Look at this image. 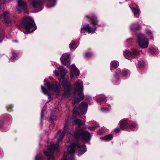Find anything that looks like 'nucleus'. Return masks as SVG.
<instances>
[{
    "instance_id": "1",
    "label": "nucleus",
    "mask_w": 160,
    "mask_h": 160,
    "mask_svg": "<svg viewBox=\"0 0 160 160\" xmlns=\"http://www.w3.org/2000/svg\"><path fill=\"white\" fill-rule=\"evenodd\" d=\"M74 122L78 127V128H77V132L75 134L77 139H80L84 141L90 140L91 138L90 134L87 131H84L82 129H79L81 127L84 126L85 122L78 119H75Z\"/></svg>"
},
{
    "instance_id": "2",
    "label": "nucleus",
    "mask_w": 160,
    "mask_h": 160,
    "mask_svg": "<svg viewBox=\"0 0 160 160\" xmlns=\"http://www.w3.org/2000/svg\"><path fill=\"white\" fill-rule=\"evenodd\" d=\"M76 147H78L79 149L78 151V155L79 156L82 154L86 150V148L85 145H79L77 142L72 143L68 147H66V148L67 149V152L68 153L69 160H74V153Z\"/></svg>"
},
{
    "instance_id": "3",
    "label": "nucleus",
    "mask_w": 160,
    "mask_h": 160,
    "mask_svg": "<svg viewBox=\"0 0 160 160\" xmlns=\"http://www.w3.org/2000/svg\"><path fill=\"white\" fill-rule=\"evenodd\" d=\"M83 89V86L82 82H77L74 89L73 100L72 102L73 106L77 105L80 101L83 99L84 96L82 92Z\"/></svg>"
},
{
    "instance_id": "4",
    "label": "nucleus",
    "mask_w": 160,
    "mask_h": 160,
    "mask_svg": "<svg viewBox=\"0 0 160 160\" xmlns=\"http://www.w3.org/2000/svg\"><path fill=\"white\" fill-rule=\"evenodd\" d=\"M22 24L25 30L28 32L34 31L37 27L32 19L30 17L25 16L23 18Z\"/></svg>"
},
{
    "instance_id": "5",
    "label": "nucleus",
    "mask_w": 160,
    "mask_h": 160,
    "mask_svg": "<svg viewBox=\"0 0 160 160\" xmlns=\"http://www.w3.org/2000/svg\"><path fill=\"white\" fill-rule=\"evenodd\" d=\"M58 146V144H55L53 142H51L50 145H48V150L44 152V153L47 157V160H55L53 153L54 151L57 150Z\"/></svg>"
},
{
    "instance_id": "6",
    "label": "nucleus",
    "mask_w": 160,
    "mask_h": 160,
    "mask_svg": "<svg viewBox=\"0 0 160 160\" xmlns=\"http://www.w3.org/2000/svg\"><path fill=\"white\" fill-rule=\"evenodd\" d=\"M88 105L87 102H82L79 105L78 109L77 107H75L73 109V116L74 118L77 117V116H80V114L78 111L82 114H85L87 112Z\"/></svg>"
},
{
    "instance_id": "7",
    "label": "nucleus",
    "mask_w": 160,
    "mask_h": 160,
    "mask_svg": "<svg viewBox=\"0 0 160 160\" xmlns=\"http://www.w3.org/2000/svg\"><path fill=\"white\" fill-rule=\"evenodd\" d=\"M44 86L50 91H53L55 92H58L61 90L60 85L59 83H51L48 81H44Z\"/></svg>"
},
{
    "instance_id": "8",
    "label": "nucleus",
    "mask_w": 160,
    "mask_h": 160,
    "mask_svg": "<svg viewBox=\"0 0 160 160\" xmlns=\"http://www.w3.org/2000/svg\"><path fill=\"white\" fill-rule=\"evenodd\" d=\"M138 44L142 48H147L148 46L149 42L147 37L143 34H140L138 36Z\"/></svg>"
},
{
    "instance_id": "9",
    "label": "nucleus",
    "mask_w": 160,
    "mask_h": 160,
    "mask_svg": "<svg viewBox=\"0 0 160 160\" xmlns=\"http://www.w3.org/2000/svg\"><path fill=\"white\" fill-rule=\"evenodd\" d=\"M60 70L61 74L63 75L62 76L61 79L62 80H67V76L66 75L68 73L67 70L66 68H64L62 66H60L59 68H57V69L55 70L54 72V75L56 76H58L59 75V71Z\"/></svg>"
},
{
    "instance_id": "10",
    "label": "nucleus",
    "mask_w": 160,
    "mask_h": 160,
    "mask_svg": "<svg viewBox=\"0 0 160 160\" xmlns=\"http://www.w3.org/2000/svg\"><path fill=\"white\" fill-rule=\"evenodd\" d=\"M1 19L2 22L6 23L9 26L12 25L14 22L10 18L9 14L7 12H4L3 14L1 15Z\"/></svg>"
},
{
    "instance_id": "11",
    "label": "nucleus",
    "mask_w": 160,
    "mask_h": 160,
    "mask_svg": "<svg viewBox=\"0 0 160 160\" xmlns=\"http://www.w3.org/2000/svg\"><path fill=\"white\" fill-rule=\"evenodd\" d=\"M61 83L65 89L63 95L64 97H69L70 95V91L71 88L70 84L67 82V81H62Z\"/></svg>"
},
{
    "instance_id": "12",
    "label": "nucleus",
    "mask_w": 160,
    "mask_h": 160,
    "mask_svg": "<svg viewBox=\"0 0 160 160\" xmlns=\"http://www.w3.org/2000/svg\"><path fill=\"white\" fill-rule=\"evenodd\" d=\"M17 9L19 12H20L22 10L24 12H27V5L25 0H18Z\"/></svg>"
},
{
    "instance_id": "13",
    "label": "nucleus",
    "mask_w": 160,
    "mask_h": 160,
    "mask_svg": "<svg viewBox=\"0 0 160 160\" xmlns=\"http://www.w3.org/2000/svg\"><path fill=\"white\" fill-rule=\"evenodd\" d=\"M79 71L76 66L73 64L71 66V72L70 73V77L71 79H75L78 76Z\"/></svg>"
},
{
    "instance_id": "14",
    "label": "nucleus",
    "mask_w": 160,
    "mask_h": 160,
    "mask_svg": "<svg viewBox=\"0 0 160 160\" xmlns=\"http://www.w3.org/2000/svg\"><path fill=\"white\" fill-rule=\"evenodd\" d=\"M61 61L62 64L69 67L70 65L69 55L67 53L63 54L61 58Z\"/></svg>"
},
{
    "instance_id": "15",
    "label": "nucleus",
    "mask_w": 160,
    "mask_h": 160,
    "mask_svg": "<svg viewBox=\"0 0 160 160\" xmlns=\"http://www.w3.org/2000/svg\"><path fill=\"white\" fill-rule=\"evenodd\" d=\"M31 5L34 8H37L42 5L44 0H28Z\"/></svg>"
},
{
    "instance_id": "16",
    "label": "nucleus",
    "mask_w": 160,
    "mask_h": 160,
    "mask_svg": "<svg viewBox=\"0 0 160 160\" xmlns=\"http://www.w3.org/2000/svg\"><path fill=\"white\" fill-rule=\"evenodd\" d=\"M67 123L66 122L64 126V130L59 131L57 134L56 135V138H57L58 142L60 141L63 138L65 133L66 131V125Z\"/></svg>"
},
{
    "instance_id": "17",
    "label": "nucleus",
    "mask_w": 160,
    "mask_h": 160,
    "mask_svg": "<svg viewBox=\"0 0 160 160\" xmlns=\"http://www.w3.org/2000/svg\"><path fill=\"white\" fill-rule=\"evenodd\" d=\"M93 28L90 27L88 24H85L83 26L82 28H81V32L82 33V30H84L85 31H87L88 33H91L96 30V27L94 26Z\"/></svg>"
},
{
    "instance_id": "18",
    "label": "nucleus",
    "mask_w": 160,
    "mask_h": 160,
    "mask_svg": "<svg viewBox=\"0 0 160 160\" xmlns=\"http://www.w3.org/2000/svg\"><path fill=\"white\" fill-rule=\"evenodd\" d=\"M119 124L121 128L123 130L126 128L128 127L127 123L124 119L121 120L119 122Z\"/></svg>"
},
{
    "instance_id": "19",
    "label": "nucleus",
    "mask_w": 160,
    "mask_h": 160,
    "mask_svg": "<svg viewBox=\"0 0 160 160\" xmlns=\"http://www.w3.org/2000/svg\"><path fill=\"white\" fill-rule=\"evenodd\" d=\"M56 0H47L46 6L48 8H50L54 6Z\"/></svg>"
},
{
    "instance_id": "20",
    "label": "nucleus",
    "mask_w": 160,
    "mask_h": 160,
    "mask_svg": "<svg viewBox=\"0 0 160 160\" xmlns=\"http://www.w3.org/2000/svg\"><path fill=\"white\" fill-rule=\"evenodd\" d=\"M85 17L90 19L91 20L93 24L96 25L97 24L98 21L97 20V19L96 17L95 16H93L91 17H90L88 16L87 15L85 16Z\"/></svg>"
},
{
    "instance_id": "21",
    "label": "nucleus",
    "mask_w": 160,
    "mask_h": 160,
    "mask_svg": "<svg viewBox=\"0 0 160 160\" xmlns=\"http://www.w3.org/2000/svg\"><path fill=\"white\" fill-rule=\"evenodd\" d=\"M111 65L114 68H117L119 65V63L116 61H113L111 62Z\"/></svg>"
},
{
    "instance_id": "22",
    "label": "nucleus",
    "mask_w": 160,
    "mask_h": 160,
    "mask_svg": "<svg viewBox=\"0 0 160 160\" xmlns=\"http://www.w3.org/2000/svg\"><path fill=\"white\" fill-rule=\"evenodd\" d=\"M78 42L77 41H75L72 43H71L70 45V47L71 49H74L77 47V44Z\"/></svg>"
},
{
    "instance_id": "23",
    "label": "nucleus",
    "mask_w": 160,
    "mask_h": 160,
    "mask_svg": "<svg viewBox=\"0 0 160 160\" xmlns=\"http://www.w3.org/2000/svg\"><path fill=\"white\" fill-rule=\"evenodd\" d=\"M144 66V63L143 61H141L139 62L138 64V68L140 69H142Z\"/></svg>"
},
{
    "instance_id": "24",
    "label": "nucleus",
    "mask_w": 160,
    "mask_h": 160,
    "mask_svg": "<svg viewBox=\"0 0 160 160\" xmlns=\"http://www.w3.org/2000/svg\"><path fill=\"white\" fill-rule=\"evenodd\" d=\"M35 160H44L41 154L37 155L35 158Z\"/></svg>"
},
{
    "instance_id": "25",
    "label": "nucleus",
    "mask_w": 160,
    "mask_h": 160,
    "mask_svg": "<svg viewBox=\"0 0 160 160\" xmlns=\"http://www.w3.org/2000/svg\"><path fill=\"white\" fill-rule=\"evenodd\" d=\"M140 53V52L137 50H134L132 51V55H133V57L134 56H137Z\"/></svg>"
},
{
    "instance_id": "26",
    "label": "nucleus",
    "mask_w": 160,
    "mask_h": 160,
    "mask_svg": "<svg viewBox=\"0 0 160 160\" xmlns=\"http://www.w3.org/2000/svg\"><path fill=\"white\" fill-rule=\"evenodd\" d=\"M41 89H42V92H43V93L44 94L48 95H49V93H48V92L47 90L46 89H45L42 86H41Z\"/></svg>"
},
{
    "instance_id": "27",
    "label": "nucleus",
    "mask_w": 160,
    "mask_h": 160,
    "mask_svg": "<svg viewBox=\"0 0 160 160\" xmlns=\"http://www.w3.org/2000/svg\"><path fill=\"white\" fill-rule=\"evenodd\" d=\"M105 138L107 140L110 141L112 139V137L111 135L109 134L106 136Z\"/></svg>"
},
{
    "instance_id": "28",
    "label": "nucleus",
    "mask_w": 160,
    "mask_h": 160,
    "mask_svg": "<svg viewBox=\"0 0 160 160\" xmlns=\"http://www.w3.org/2000/svg\"><path fill=\"white\" fill-rule=\"evenodd\" d=\"M125 54L128 56L133 57L132 53L128 50H127L125 52Z\"/></svg>"
},
{
    "instance_id": "29",
    "label": "nucleus",
    "mask_w": 160,
    "mask_h": 160,
    "mask_svg": "<svg viewBox=\"0 0 160 160\" xmlns=\"http://www.w3.org/2000/svg\"><path fill=\"white\" fill-rule=\"evenodd\" d=\"M132 11L134 14H136L139 13V10L135 8H133L132 9Z\"/></svg>"
},
{
    "instance_id": "30",
    "label": "nucleus",
    "mask_w": 160,
    "mask_h": 160,
    "mask_svg": "<svg viewBox=\"0 0 160 160\" xmlns=\"http://www.w3.org/2000/svg\"><path fill=\"white\" fill-rule=\"evenodd\" d=\"M17 57L18 56L16 54L14 53H12V56L11 57V58L13 60H14L17 59Z\"/></svg>"
},
{
    "instance_id": "31",
    "label": "nucleus",
    "mask_w": 160,
    "mask_h": 160,
    "mask_svg": "<svg viewBox=\"0 0 160 160\" xmlns=\"http://www.w3.org/2000/svg\"><path fill=\"white\" fill-rule=\"evenodd\" d=\"M146 33L150 35L152 34V32L149 29H146Z\"/></svg>"
},
{
    "instance_id": "32",
    "label": "nucleus",
    "mask_w": 160,
    "mask_h": 160,
    "mask_svg": "<svg viewBox=\"0 0 160 160\" xmlns=\"http://www.w3.org/2000/svg\"><path fill=\"white\" fill-rule=\"evenodd\" d=\"M127 72L125 70H123L122 71V74L124 76H126L127 75Z\"/></svg>"
},
{
    "instance_id": "33",
    "label": "nucleus",
    "mask_w": 160,
    "mask_h": 160,
    "mask_svg": "<svg viewBox=\"0 0 160 160\" xmlns=\"http://www.w3.org/2000/svg\"><path fill=\"white\" fill-rule=\"evenodd\" d=\"M105 98H98L97 99V102H101L102 101H103L104 100Z\"/></svg>"
},
{
    "instance_id": "34",
    "label": "nucleus",
    "mask_w": 160,
    "mask_h": 160,
    "mask_svg": "<svg viewBox=\"0 0 160 160\" xmlns=\"http://www.w3.org/2000/svg\"><path fill=\"white\" fill-rule=\"evenodd\" d=\"M92 55V54L90 52H88L87 53L86 55V56L87 58H90V57Z\"/></svg>"
},
{
    "instance_id": "35",
    "label": "nucleus",
    "mask_w": 160,
    "mask_h": 160,
    "mask_svg": "<svg viewBox=\"0 0 160 160\" xmlns=\"http://www.w3.org/2000/svg\"><path fill=\"white\" fill-rule=\"evenodd\" d=\"M136 127L135 124L134 123H132L129 126V128L131 129H132Z\"/></svg>"
},
{
    "instance_id": "36",
    "label": "nucleus",
    "mask_w": 160,
    "mask_h": 160,
    "mask_svg": "<svg viewBox=\"0 0 160 160\" xmlns=\"http://www.w3.org/2000/svg\"><path fill=\"white\" fill-rule=\"evenodd\" d=\"M149 52L151 54H153L154 53V51L153 48H151L149 50Z\"/></svg>"
},
{
    "instance_id": "37",
    "label": "nucleus",
    "mask_w": 160,
    "mask_h": 160,
    "mask_svg": "<svg viewBox=\"0 0 160 160\" xmlns=\"http://www.w3.org/2000/svg\"><path fill=\"white\" fill-rule=\"evenodd\" d=\"M115 77L116 78V79H118L119 78V75L118 73V72H115Z\"/></svg>"
},
{
    "instance_id": "38",
    "label": "nucleus",
    "mask_w": 160,
    "mask_h": 160,
    "mask_svg": "<svg viewBox=\"0 0 160 160\" xmlns=\"http://www.w3.org/2000/svg\"><path fill=\"white\" fill-rule=\"evenodd\" d=\"M44 110L42 109V112H41V119L42 121V119L43 116V113H44Z\"/></svg>"
},
{
    "instance_id": "39",
    "label": "nucleus",
    "mask_w": 160,
    "mask_h": 160,
    "mask_svg": "<svg viewBox=\"0 0 160 160\" xmlns=\"http://www.w3.org/2000/svg\"><path fill=\"white\" fill-rule=\"evenodd\" d=\"M103 132V130H99L98 131V134L100 135L102 134Z\"/></svg>"
},
{
    "instance_id": "40",
    "label": "nucleus",
    "mask_w": 160,
    "mask_h": 160,
    "mask_svg": "<svg viewBox=\"0 0 160 160\" xmlns=\"http://www.w3.org/2000/svg\"><path fill=\"white\" fill-rule=\"evenodd\" d=\"M4 37L3 36L0 34V42H1L3 39Z\"/></svg>"
},
{
    "instance_id": "41",
    "label": "nucleus",
    "mask_w": 160,
    "mask_h": 160,
    "mask_svg": "<svg viewBox=\"0 0 160 160\" xmlns=\"http://www.w3.org/2000/svg\"><path fill=\"white\" fill-rule=\"evenodd\" d=\"M101 110H105V111H108V108H101Z\"/></svg>"
},
{
    "instance_id": "42",
    "label": "nucleus",
    "mask_w": 160,
    "mask_h": 160,
    "mask_svg": "<svg viewBox=\"0 0 160 160\" xmlns=\"http://www.w3.org/2000/svg\"><path fill=\"white\" fill-rule=\"evenodd\" d=\"M114 131L115 132L117 133L120 131V129L119 128H116L115 129Z\"/></svg>"
},
{
    "instance_id": "43",
    "label": "nucleus",
    "mask_w": 160,
    "mask_h": 160,
    "mask_svg": "<svg viewBox=\"0 0 160 160\" xmlns=\"http://www.w3.org/2000/svg\"><path fill=\"white\" fill-rule=\"evenodd\" d=\"M3 124V122L2 121H0V127L2 128Z\"/></svg>"
},
{
    "instance_id": "44",
    "label": "nucleus",
    "mask_w": 160,
    "mask_h": 160,
    "mask_svg": "<svg viewBox=\"0 0 160 160\" xmlns=\"http://www.w3.org/2000/svg\"><path fill=\"white\" fill-rule=\"evenodd\" d=\"M62 160H67V157L65 156H64L63 158L62 159Z\"/></svg>"
},
{
    "instance_id": "45",
    "label": "nucleus",
    "mask_w": 160,
    "mask_h": 160,
    "mask_svg": "<svg viewBox=\"0 0 160 160\" xmlns=\"http://www.w3.org/2000/svg\"><path fill=\"white\" fill-rule=\"evenodd\" d=\"M98 127V126L97 125H94L93 126V128H97Z\"/></svg>"
},
{
    "instance_id": "46",
    "label": "nucleus",
    "mask_w": 160,
    "mask_h": 160,
    "mask_svg": "<svg viewBox=\"0 0 160 160\" xmlns=\"http://www.w3.org/2000/svg\"><path fill=\"white\" fill-rule=\"evenodd\" d=\"M49 79H50V80H52V79H53L52 77H50Z\"/></svg>"
},
{
    "instance_id": "47",
    "label": "nucleus",
    "mask_w": 160,
    "mask_h": 160,
    "mask_svg": "<svg viewBox=\"0 0 160 160\" xmlns=\"http://www.w3.org/2000/svg\"><path fill=\"white\" fill-rule=\"evenodd\" d=\"M88 128L90 130H92V128H91L90 127H88Z\"/></svg>"
},
{
    "instance_id": "48",
    "label": "nucleus",
    "mask_w": 160,
    "mask_h": 160,
    "mask_svg": "<svg viewBox=\"0 0 160 160\" xmlns=\"http://www.w3.org/2000/svg\"><path fill=\"white\" fill-rule=\"evenodd\" d=\"M13 42H18V41H17V40H16V41H13Z\"/></svg>"
},
{
    "instance_id": "49",
    "label": "nucleus",
    "mask_w": 160,
    "mask_h": 160,
    "mask_svg": "<svg viewBox=\"0 0 160 160\" xmlns=\"http://www.w3.org/2000/svg\"><path fill=\"white\" fill-rule=\"evenodd\" d=\"M11 108H12V107H10L8 109H7V110L8 111H9V109H11Z\"/></svg>"
},
{
    "instance_id": "50",
    "label": "nucleus",
    "mask_w": 160,
    "mask_h": 160,
    "mask_svg": "<svg viewBox=\"0 0 160 160\" xmlns=\"http://www.w3.org/2000/svg\"><path fill=\"white\" fill-rule=\"evenodd\" d=\"M117 70H118V71H120V70H121L120 69V68H118Z\"/></svg>"
},
{
    "instance_id": "51",
    "label": "nucleus",
    "mask_w": 160,
    "mask_h": 160,
    "mask_svg": "<svg viewBox=\"0 0 160 160\" xmlns=\"http://www.w3.org/2000/svg\"><path fill=\"white\" fill-rule=\"evenodd\" d=\"M129 41H131L132 39H130L129 40Z\"/></svg>"
}]
</instances>
